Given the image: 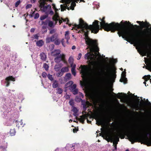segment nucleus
<instances>
[{
  "label": "nucleus",
  "instance_id": "obj_1",
  "mask_svg": "<svg viewBox=\"0 0 151 151\" xmlns=\"http://www.w3.org/2000/svg\"><path fill=\"white\" fill-rule=\"evenodd\" d=\"M105 17L99 20L101 26L105 31L109 32L111 31L114 32L118 31L117 34L119 37L122 36L123 39L132 44V24L129 21H122L120 23H116L114 22L110 24L106 23L105 20Z\"/></svg>",
  "mask_w": 151,
  "mask_h": 151
},
{
  "label": "nucleus",
  "instance_id": "obj_2",
  "mask_svg": "<svg viewBox=\"0 0 151 151\" xmlns=\"http://www.w3.org/2000/svg\"><path fill=\"white\" fill-rule=\"evenodd\" d=\"M117 98L119 99H122L124 102L129 103L131 108L130 130L127 129L128 127V121L126 119L121 118L119 124L122 130L118 132V134L114 135L113 143L117 145L119 141V137L121 139H124L126 136L132 144V93H130L129 96L126 93H119L117 94Z\"/></svg>",
  "mask_w": 151,
  "mask_h": 151
},
{
  "label": "nucleus",
  "instance_id": "obj_3",
  "mask_svg": "<svg viewBox=\"0 0 151 151\" xmlns=\"http://www.w3.org/2000/svg\"><path fill=\"white\" fill-rule=\"evenodd\" d=\"M99 22L97 20H95L93 22V24L89 25L85 22L81 18L79 19V24L78 25L75 24L73 27V28L78 31V33H84L85 36L86 43L89 48L90 51L92 52H99V48L98 47V41L96 40H93L88 36L89 30L91 31V33L96 34L99 29L100 26L99 24Z\"/></svg>",
  "mask_w": 151,
  "mask_h": 151
},
{
  "label": "nucleus",
  "instance_id": "obj_4",
  "mask_svg": "<svg viewBox=\"0 0 151 151\" xmlns=\"http://www.w3.org/2000/svg\"><path fill=\"white\" fill-rule=\"evenodd\" d=\"M137 22L140 25V26L137 25L133 24V44H134V40L133 38V30L135 31L134 40L136 45L140 48L143 52L146 53V50L149 47V36L147 32L145 30L140 31V27L148 28L150 26L148 22L143 21H137Z\"/></svg>",
  "mask_w": 151,
  "mask_h": 151
},
{
  "label": "nucleus",
  "instance_id": "obj_5",
  "mask_svg": "<svg viewBox=\"0 0 151 151\" xmlns=\"http://www.w3.org/2000/svg\"><path fill=\"white\" fill-rule=\"evenodd\" d=\"M133 144L135 141L139 142H142L144 144L147 145V146L151 145V138H149L147 137V135H151L150 134L147 132H135L134 131V102L135 101L138 105L140 99H138V97L137 96H135L134 94H133Z\"/></svg>",
  "mask_w": 151,
  "mask_h": 151
},
{
  "label": "nucleus",
  "instance_id": "obj_6",
  "mask_svg": "<svg viewBox=\"0 0 151 151\" xmlns=\"http://www.w3.org/2000/svg\"><path fill=\"white\" fill-rule=\"evenodd\" d=\"M58 37V34L55 33L50 37H47L46 38V43H48L51 42H54V43L55 45H59L60 44V42Z\"/></svg>",
  "mask_w": 151,
  "mask_h": 151
},
{
  "label": "nucleus",
  "instance_id": "obj_7",
  "mask_svg": "<svg viewBox=\"0 0 151 151\" xmlns=\"http://www.w3.org/2000/svg\"><path fill=\"white\" fill-rule=\"evenodd\" d=\"M110 68L109 66H106V72L101 70V71H99L97 73V75L98 76H102L106 79H108L110 77Z\"/></svg>",
  "mask_w": 151,
  "mask_h": 151
},
{
  "label": "nucleus",
  "instance_id": "obj_8",
  "mask_svg": "<svg viewBox=\"0 0 151 151\" xmlns=\"http://www.w3.org/2000/svg\"><path fill=\"white\" fill-rule=\"evenodd\" d=\"M39 7L40 8L41 11L43 12H46L47 11L48 7H51L49 5L45 6L46 4L45 1V0H40L39 1Z\"/></svg>",
  "mask_w": 151,
  "mask_h": 151
},
{
  "label": "nucleus",
  "instance_id": "obj_9",
  "mask_svg": "<svg viewBox=\"0 0 151 151\" xmlns=\"http://www.w3.org/2000/svg\"><path fill=\"white\" fill-rule=\"evenodd\" d=\"M79 68H81V70L80 73L81 74L82 77L83 78L85 77L87 75V74L90 68L87 65H81Z\"/></svg>",
  "mask_w": 151,
  "mask_h": 151
},
{
  "label": "nucleus",
  "instance_id": "obj_10",
  "mask_svg": "<svg viewBox=\"0 0 151 151\" xmlns=\"http://www.w3.org/2000/svg\"><path fill=\"white\" fill-rule=\"evenodd\" d=\"M65 56L64 54H60L55 58L54 61L57 63H59L61 61L64 62L65 61Z\"/></svg>",
  "mask_w": 151,
  "mask_h": 151
},
{
  "label": "nucleus",
  "instance_id": "obj_11",
  "mask_svg": "<svg viewBox=\"0 0 151 151\" xmlns=\"http://www.w3.org/2000/svg\"><path fill=\"white\" fill-rule=\"evenodd\" d=\"M94 56L93 53H91L90 52H88L84 55V58L88 60H92L93 59V56Z\"/></svg>",
  "mask_w": 151,
  "mask_h": 151
},
{
  "label": "nucleus",
  "instance_id": "obj_12",
  "mask_svg": "<svg viewBox=\"0 0 151 151\" xmlns=\"http://www.w3.org/2000/svg\"><path fill=\"white\" fill-rule=\"evenodd\" d=\"M88 114L82 115L80 116V118H76V119L79 120L82 124H84V121L86 119H87Z\"/></svg>",
  "mask_w": 151,
  "mask_h": 151
},
{
  "label": "nucleus",
  "instance_id": "obj_13",
  "mask_svg": "<svg viewBox=\"0 0 151 151\" xmlns=\"http://www.w3.org/2000/svg\"><path fill=\"white\" fill-rule=\"evenodd\" d=\"M5 80L6 81V86L7 87L10 84L9 81H15V78H14L12 76H9L7 77L6 78Z\"/></svg>",
  "mask_w": 151,
  "mask_h": 151
},
{
  "label": "nucleus",
  "instance_id": "obj_14",
  "mask_svg": "<svg viewBox=\"0 0 151 151\" xmlns=\"http://www.w3.org/2000/svg\"><path fill=\"white\" fill-rule=\"evenodd\" d=\"M126 72L125 71H123L121 75V78L120 80V81L122 82H123L124 83H126L127 81V78H125Z\"/></svg>",
  "mask_w": 151,
  "mask_h": 151
},
{
  "label": "nucleus",
  "instance_id": "obj_15",
  "mask_svg": "<svg viewBox=\"0 0 151 151\" xmlns=\"http://www.w3.org/2000/svg\"><path fill=\"white\" fill-rule=\"evenodd\" d=\"M61 51L60 50H55L51 52V55L55 57L60 54Z\"/></svg>",
  "mask_w": 151,
  "mask_h": 151
},
{
  "label": "nucleus",
  "instance_id": "obj_16",
  "mask_svg": "<svg viewBox=\"0 0 151 151\" xmlns=\"http://www.w3.org/2000/svg\"><path fill=\"white\" fill-rule=\"evenodd\" d=\"M81 102L82 103V105H83V108L84 111L82 112V114H83L84 112L86 113V112L85 111L87 109V104L85 102L83 101L82 99H81Z\"/></svg>",
  "mask_w": 151,
  "mask_h": 151
},
{
  "label": "nucleus",
  "instance_id": "obj_17",
  "mask_svg": "<svg viewBox=\"0 0 151 151\" xmlns=\"http://www.w3.org/2000/svg\"><path fill=\"white\" fill-rule=\"evenodd\" d=\"M40 57L41 59L43 61H45L46 60V55L44 52H42L40 54Z\"/></svg>",
  "mask_w": 151,
  "mask_h": 151
},
{
  "label": "nucleus",
  "instance_id": "obj_18",
  "mask_svg": "<svg viewBox=\"0 0 151 151\" xmlns=\"http://www.w3.org/2000/svg\"><path fill=\"white\" fill-rule=\"evenodd\" d=\"M15 123L16 126L18 127H23V122L22 120H21L20 121H18V120H16L15 122Z\"/></svg>",
  "mask_w": 151,
  "mask_h": 151
},
{
  "label": "nucleus",
  "instance_id": "obj_19",
  "mask_svg": "<svg viewBox=\"0 0 151 151\" xmlns=\"http://www.w3.org/2000/svg\"><path fill=\"white\" fill-rule=\"evenodd\" d=\"M76 0H73L72 1H75V2H72L71 3V6H70V9H71L72 10H74V7L76 6V4L75 3V2H76ZM78 1H77V3H78ZM77 3V2H76Z\"/></svg>",
  "mask_w": 151,
  "mask_h": 151
},
{
  "label": "nucleus",
  "instance_id": "obj_20",
  "mask_svg": "<svg viewBox=\"0 0 151 151\" xmlns=\"http://www.w3.org/2000/svg\"><path fill=\"white\" fill-rule=\"evenodd\" d=\"M65 38L66 40V42L68 44V40L70 39V37L69 36V33L68 31L65 32Z\"/></svg>",
  "mask_w": 151,
  "mask_h": 151
},
{
  "label": "nucleus",
  "instance_id": "obj_21",
  "mask_svg": "<svg viewBox=\"0 0 151 151\" xmlns=\"http://www.w3.org/2000/svg\"><path fill=\"white\" fill-rule=\"evenodd\" d=\"M73 109H72L73 111L74 112L73 115L75 116H76V117H77V113L78 111V110L77 109V108L74 107L73 106Z\"/></svg>",
  "mask_w": 151,
  "mask_h": 151
},
{
  "label": "nucleus",
  "instance_id": "obj_22",
  "mask_svg": "<svg viewBox=\"0 0 151 151\" xmlns=\"http://www.w3.org/2000/svg\"><path fill=\"white\" fill-rule=\"evenodd\" d=\"M44 42L42 40H40L36 42L37 46L39 47H41L44 44Z\"/></svg>",
  "mask_w": 151,
  "mask_h": 151
},
{
  "label": "nucleus",
  "instance_id": "obj_23",
  "mask_svg": "<svg viewBox=\"0 0 151 151\" xmlns=\"http://www.w3.org/2000/svg\"><path fill=\"white\" fill-rule=\"evenodd\" d=\"M99 120L97 121L96 123H97V125L98 126H100L103 124V120L100 118H98Z\"/></svg>",
  "mask_w": 151,
  "mask_h": 151
},
{
  "label": "nucleus",
  "instance_id": "obj_24",
  "mask_svg": "<svg viewBox=\"0 0 151 151\" xmlns=\"http://www.w3.org/2000/svg\"><path fill=\"white\" fill-rule=\"evenodd\" d=\"M69 71V69L67 67L62 68L61 69V71L63 73L67 72Z\"/></svg>",
  "mask_w": 151,
  "mask_h": 151
},
{
  "label": "nucleus",
  "instance_id": "obj_25",
  "mask_svg": "<svg viewBox=\"0 0 151 151\" xmlns=\"http://www.w3.org/2000/svg\"><path fill=\"white\" fill-rule=\"evenodd\" d=\"M16 131L14 128L11 129L10 131V135L11 136H14L15 135Z\"/></svg>",
  "mask_w": 151,
  "mask_h": 151
},
{
  "label": "nucleus",
  "instance_id": "obj_26",
  "mask_svg": "<svg viewBox=\"0 0 151 151\" xmlns=\"http://www.w3.org/2000/svg\"><path fill=\"white\" fill-rule=\"evenodd\" d=\"M61 67L59 64H56L54 67V69L56 71H58L60 70Z\"/></svg>",
  "mask_w": 151,
  "mask_h": 151
},
{
  "label": "nucleus",
  "instance_id": "obj_27",
  "mask_svg": "<svg viewBox=\"0 0 151 151\" xmlns=\"http://www.w3.org/2000/svg\"><path fill=\"white\" fill-rule=\"evenodd\" d=\"M58 84L57 80H54L53 81V83L52 84V87L53 88H56L58 86Z\"/></svg>",
  "mask_w": 151,
  "mask_h": 151
},
{
  "label": "nucleus",
  "instance_id": "obj_28",
  "mask_svg": "<svg viewBox=\"0 0 151 151\" xmlns=\"http://www.w3.org/2000/svg\"><path fill=\"white\" fill-rule=\"evenodd\" d=\"M42 32L43 33H46L47 31V27L46 26H43L42 27Z\"/></svg>",
  "mask_w": 151,
  "mask_h": 151
},
{
  "label": "nucleus",
  "instance_id": "obj_29",
  "mask_svg": "<svg viewBox=\"0 0 151 151\" xmlns=\"http://www.w3.org/2000/svg\"><path fill=\"white\" fill-rule=\"evenodd\" d=\"M56 90L57 91V93L59 94H61L62 93L63 90L62 88H58L56 89Z\"/></svg>",
  "mask_w": 151,
  "mask_h": 151
},
{
  "label": "nucleus",
  "instance_id": "obj_30",
  "mask_svg": "<svg viewBox=\"0 0 151 151\" xmlns=\"http://www.w3.org/2000/svg\"><path fill=\"white\" fill-rule=\"evenodd\" d=\"M110 77L112 79H115L116 77V72L113 73L111 75Z\"/></svg>",
  "mask_w": 151,
  "mask_h": 151
},
{
  "label": "nucleus",
  "instance_id": "obj_31",
  "mask_svg": "<svg viewBox=\"0 0 151 151\" xmlns=\"http://www.w3.org/2000/svg\"><path fill=\"white\" fill-rule=\"evenodd\" d=\"M54 47L55 45L54 44H51L49 46V49L50 51H52L54 49Z\"/></svg>",
  "mask_w": 151,
  "mask_h": 151
},
{
  "label": "nucleus",
  "instance_id": "obj_32",
  "mask_svg": "<svg viewBox=\"0 0 151 151\" xmlns=\"http://www.w3.org/2000/svg\"><path fill=\"white\" fill-rule=\"evenodd\" d=\"M69 103L70 105L72 107L74 106V102L73 100L71 99L70 100L69 102Z\"/></svg>",
  "mask_w": 151,
  "mask_h": 151
},
{
  "label": "nucleus",
  "instance_id": "obj_33",
  "mask_svg": "<svg viewBox=\"0 0 151 151\" xmlns=\"http://www.w3.org/2000/svg\"><path fill=\"white\" fill-rule=\"evenodd\" d=\"M71 72L74 76L76 75V72L75 69H74V68H72L71 69Z\"/></svg>",
  "mask_w": 151,
  "mask_h": 151
},
{
  "label": "nucleus",
  "instance_id": "obj_34",
  "mask_svg": "<svg viewBox=\"0 0 151 151\" xmlns=\"http://www.w3.org/2000/svg\"><path fill=\"white\" fill-rule=\"evenodd\" d=\"M47 77L51 81H53V79L52 75L48 74L47 75Z\"/></svg>",
  "mask_w": 151,
  "mask_h": 151
},
{
  "label": "nucleus",
  "instance_id": "obj_35",
  "mask_svg": "<svg viewBox=\"0 0 151 151\" xmlns=\"http://www.w3.org/2000/svg\"><path fill=\"white\" fill-rule=\"evenodd\" d=\"M56 31V30L55 29H51L49 32L50 34H53V33H56L55 32Z\"/></svg>",
  "mask_w": 151,
  "mask_h": 151
},
{
  "label": "nucleus",
  "instance_id": "obj_36",
  "mask_svg": "<svg viewBox=\"0 0 151 151\" xmlns=\"http://www.w3.org/2000/svg\"><path fill=\"white\" fill-rule=\"evenodd\" d=\"M71 76V74L70 73H67L65 75V77L67 78V79H70Z\"/></svg>",
  "mask_w": 151,
  "mask_h": 151
},
{
  "label": "nucleus",
  "instance_id": "obj_37",
  "mask_svg": "<svg viewBox=\"0 0 151 151\" xmlns=\"http://www.w3.org/2000/svg\"><path fill=\"white\" fill-rule=\"evenodd\" d=\"M76 84H73V85L71 86H70V89H71L72 90H73L74 89H76Z\"/></svg>",
  "mask_w": 151,
  "mask_h": 151
},
{
  "label": "nucleus",
  "instance_id": "obj_38",
  "mask_svg": "<svg viewBox=\"0 0 151 151\" xmlns=\"http://www.w3.org/2000/svg\"><path fill=\"white\" fill-rule=\"evenodd\" d=\"M43 67L46 70H48L49 68V66L46 63L44 64L43 65Z\"/></svg>",
  "mask_w": 151,
  "mask_h": 151
},
{
  "label": "nucleus",
  "instance_id": "obj_39",
  "mask_svg": "<svg viewBox=\"0 0 151 151\" xmlns=\"http://www.w3.org/2000/svg\"><path fill=\"white\" fill-rule=\"evenodd\" d=\"M48 25L50 27H52L53 25V22L52 21H49Z\"/></svg>",
  "mask_w": 151,
  "mask_h": 151
},
{
  "label": "nucleus",
  "instance_id": "obj_40",
  "mask_svg": "<svg viewBox=\"0 0 151 151\" xmlns=\"http://www.w3.org/2000/svg\"><path fill=\"white\" fill-rule=\"evenodd\" d=\"M20 2L21 1L20 0L17 1L15 4V7H18L19 5L20 4Z\"/></svg>",
  "mask_w": 151,
  "mask_h": 151
},
{
  "label": "nucleus",
  "instance_id": "obj_41",
  "mask_svg": "<svg viewBox=\"0 0 151 151\" xmlns=\"http://www.w3.org/2000/svg\"><path fill=\"white\" fill-rule=\"evenodd\" d=\"M72 90L73 93V94L76 95L78 93V90L77 89H76Z\"/></svg>",
  "mask_w": 151,
  "mask_h": 151
},
{
  "label": "nucleus",
  "instance_id": "obj_42",
  "mask_svg": "<svg viewBox=\"0 0 151 151\" xmlns=\"http://www.w3.org/2000/svg\"><path fill=\"white\" fill-rule=\"evenodd\" d=\"M63 72H60L59 73H58L56 74V76L58 77H60L62 76L63 75Z\"/></svg>",
  "mask_w": 151,
  "mask_h": 151
},
{
  "label": "nucleus",
  "instance_id": "obj_43",
  "mask_svg": "<svg viewBox=\"0 0 151 151\" xmlns=\"http://www.w3.org/2000/svg\"><path fill=\"white\" fill-rule=\"evenodd\" d=\"M62 19L64 22L67 21V22L66 23V24H68V22H69V20L68 18H66L65 19L62 18Z\"/></svg>",
  "mask_w": 151,
  "mask_h": 151
},
{
  "label": "nucleus",
  "instance_id": "obj_44",
  "mask_svg": "<svg viewBox=\"0 0 151 151\" xmlns=\"http://www.w3.org/2000/svg\"><path fill=\"white\" fill-rule=\"evenodd\" d=\"M42 75L43 77L45 78L47 75V74L46 72H42Z\"/></svg>",
  "mask_w": 151,
  "mask_h": 151
},
{
  "label": "nucleus",
  "instance_id": "obj_45",
  "mask_svg": "<svg viewBox=\"0 0 151 151\" xmlns=\"http://www.w3.org/2000/svg\"><path fill=\"white\" fill-rule=\"evenodd\" d=\"M49 21V20H46L45 21H42V24L45 25H47V24H48Z\"/></svg>",
  "mask_w": 151,
  "mask_h": 151
},
{
  "label": "nucleus",
  "instance_id": "obj_46",
  "mask_svg": "<svg viewBox=\"0 0 151 151\" xmlns=\"http://www.w3.org/2000/svg\"><path fill=\"white\" fill-rule=\"evenodd\" d=\"M32 6V5L31 4H28L26 6V9H27L29 8H31Z\"/></svg>",
  "mask_w": 151,
  "mask_h": 151
},
{
  "label": "nucleus",
  "instance_id": "obj_47",
  "mask_svg": "<svg viewBox=\"0 0 151 151\" xmlns=\"http://www.w3.org/2000/svg\"><path fill=\"white\" fill-rule=\"evenodd\" d=\"M80 83L81 86L82 87H83L85 86V83L82 82L81 81H80Z\"/></svg>",
  "mask_w": 151,
  "mask_h": 151
},
{
  "label": "nucleus",
  "instance_id": "obj_48",
  "mask_svg": "<svg viewBox=\"0 0 151 151\" xmlns=\"http://www.w3.org/2000/svg\"><path fill=\"white\" fill-rule=\"evenodd\" d=\"M46 17L47 16L46 15H44L41 16L40 17V19L41 20H42L45 19Z\"/></svg>",
  "mask_w": 151,
  "mask_h": 151
},
{
  "label": "nucleus",
  "instance_id": "obj_49",
  "mask_svg": "<svg viewBox=\"0 0 151 151\" xmlns=\"http://www.w3.org/2000/svg\"><path fill=\"white\" fill-rule=\"evenodd\" d=\"M58 17H53L52 19L53 20L57 22V21L58 20Z\"/></svg>",
  "mask_w": 151,
  "mask_h": 151
},
{
  "label": "nucleus",
  "instance_id": "obj_50",
  "mask_svg": "<svg viewBox=\"0 0 151 151\" xmlns=\"http://www.w3.org/2000/svg\"><path fill=\"white\" fill-rule=\"evenodd\" d=\"M39 14L38 13H37L35 14V16H34V18L35 19H37L39 18Z\"/></svg>",
  "mask_w": 151,
  "mask_h": 151
},
{
  "label": "nucleus",
  "instance_id": "obj_51",
  "mask_svg": "<svg viewBox=\"0 0 151 151\" xmlns=\"http://www.w3.org/2000/svg\"><path fill=\"white\" fill-rule=\"evenodd\" d=\"M61 42V43H62V44L63 46V47H65V43H64L65 40H64V39H62Z\"/></svg>",
  "mask_w": 151,
  "mask_h": 151
},
{
  "label": "nucleus",
  "instance_id": "obj_52",
  "mask_svg": "<svg viewBox=\"0 0 151 151\" xmlns=\"http://www.w3.org/2000/svg\"><path fill=\"white\" fill-rule=\"evenodd\" d=\"M66 0V3L67 4H70V3H68V2H67V0ZM69 6V5H68V6L67 5H66L65 6V8L67 9L68 10H69L70 9H70V6L69 7H68V6Z\"/></svg>",
  "mask_w": 151,
  "mask_h": 151
},
{
  "label": "nucleus",
  "instance_id": "obj_53",
  "mask_svg": "<svg viewBox=\"0 0 151 151\" xmlns=\"http://www.w3.org/2000/svg\"><path fill=\"white\" fill-rule=\"evenodd\" d=\"M151 77V76L150 75H148L147 76H144V78H147L149 80L150 79V78Z\"/></svg>",
  "mask_w": 151,
  "mask_h": 151
},
{
  "label": "nucleus",
  "instance_id": "obj_54",
  "mask_svg": "<svg viewBox=\"0 0 151 151\" xmlns=\"http://www.w3.org/2000/svg\"><path fill=\"white\" fill-rule=\"evenodd\" d=\"M82 56V54L81 53H80L78 54V56L77 59L79 60L80 59L81 57Z\"/></svg>",
  "mask_w": 151,
  "mask_h": 151
},
{
  "label": "nucleus",
  "instance_id": "obj_55",
  "mask_svg": "<svg viewBox=\"0 0 151 151\" xmlns=\"http://www.w3.org/2000/svg\"><path fill=\"white\" fill-rule=\"evenodd\" d=\"M96 92L97 94L99 95L101 91L99 89H97L96 91Z\"/></svg>",
  "mask_w": 151,
  "mask_h": 151
},
{
  "label": "nucleus",
  "instance_id": "obj_56",
  "mask_svg": "<svg viewBox=\"0 0 151 151\" xmlns=\"http://www.w3.org/2000/svg\"><path fill=\"white\" fill-rule=\"evenodd\" d=\"M78 130V129L74 128L73 129V132L74 133L76 132Z\"/></svg>",
  "mask_w": 151,
  "mask_h": 151
},
{
  "label": "nucleus",
  "instance_id": "obj_57",
  "mask_svg": "<svg viewBox=\"0 0 151 151\" xmlns=\"http://www.w3.org/2000/svg\"><path fill=\"white\" fill-rule=\"evenodd\" d=\"M35 30V28H32L31 29L30 32H33Z\"/></svg>",
  "mask_w": 151,
  "mask_h": 151
},
{
  "label": "nucleus",
  "instance_id": "obj_58",
  "mask_svg": "<svg viewBox=\"0 0 151 151\" xmlns=\"http://www.w3.org/2000/svg\"><path fill=\"white\" fill-rule=\"evenodd\" d=\"M34 37V38L35 39H38V38L39 37L37 35H35Z\"/></svg>",
  "mask_w": 151,
  "mask_h": 151
},
{
  "label": "nucleus",
  "instance_id": "obj_59",
  "mask_svg": "<svg viewBox=\"0 0 151 151\" xmlns=\"http://www.w3.org/2000/svg\"><path fill=\"white\" fill-rule=\"evenodd\" d=\"M54 12L52 11H50V12L49 14L51 15H52L53 14Z\"/></svg>",
  "mask_w": 151,
  "mask_h": 151
},
{
  "label": "nucleus",
  "instance_id": "obj_60",
  "mask_svg": "<svg viewBox=\"0 0 151 151\" xmlns=\"http://www.w3.org/2000/svg\"><path fill=\"white\" fill-rule=\"evenodd\" d=\"M143 78L145 80V82H146V81H147L148 80H149L148 79H147V78H144V76L143 77Z\"/></svg>",
  "mask_w": 151,
  "mask_h": 151
},
{
  "label": "nucleus",
  "instance_id": "obj_61",
  "mask_svg": "<svg viewBox=\"0 0 151 151\" xmlns=\"http://www.w3.org/2000/svg\"><path fill=\"white\" fill-rule=\"evenodd\" d=\"M35 2V0H31V2L32 3H34Z\"/></svg>",
  "mask_w": 151,
  "mask_h": 151
},
{
  "label": "nucleus",
  "instance_id": "obj_62",
  "mask_svg": "<svg viewBox=\"0 0 151 151\" xmlns=\"http://www.w3.org/2000/svg\"><path fill=\"white\" fill-rule=\"evenodd\" d=\"M76 46L75 45H73L72 46V49L73 50H74L76 49Z\"/></svg>",
  "mask_w": 151,
  "mask_h": 151
},
{
  "label": "nucleus",
  "instance_id": "obj_63",
  "mask_svg": "<svg viewBox=\"0 0 151 151\" xmlns=\"http://www.w3.org/2000/svg\"><path fill=\"white\" fill-rule=\"evenodd\" d=\"M76 65L75 64L74 65L72 68H74V69H75V68L76 67Z\"/></svg>",
  "mask_w": 151,
  "mask_h": 151
},
{
  "label": "nucleus",
  "instance_id": "obj_64",
  "mask_svg": "<svg viewBox=\"0 0 151 151\" xmlns=\"http://www.w3.org/2000/svg\"><path fill=\"white\" fill-rule=\"evenodd\" d=\"M87 119V122L88 123H90L91 122V121H89L88 119Z\"/></svg>",
  "mask_w": 151,
  "mask_h": 151
}]
</instances>
